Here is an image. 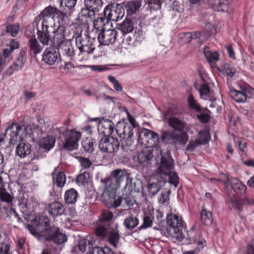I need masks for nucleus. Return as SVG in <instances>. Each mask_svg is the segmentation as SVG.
<instances>
[{"mask_svg": "<svg viewBox=\"0 0 254 254\" xmlns=\"http://www.w3.org/2000/svg\"><path fill=\"white\" fill-rule=\"evenodd\" d=\"M24 64L15 61L11 66H10L6 70V74L8 76L12 74L14 72L21 70L23 67Z\"/></svg>", "mask_w": 254, "mask_h": 254, "instance_id": "nucleus-52", "label": "nucleus"}, {"mask_svg": "<svg viewBox=\"0 0 254 254\" xmlns=\"http://www.w3.org/2000/svg\"><path fill=\"white\" fill-rule=\"evenodd\" d=\"M28 200L27 193L20 192L19 195L14 200V202L20 207L21 212L24 214L26 213L28 211Z\"/></svg>", "mask_w": 254, "mask_h": 254, "instance_id": "nucleus-25", "label": "nucleus"}, {"mask_svg": "<svg viewBox=\"0 0 254 254\" xmlns=\"http://www.w3.org/2000/svg\"><path fill=\"white\" fill-rule=\"evenodd\" d=\"M92 23L93 24V27L98 31H102L104 29V27L106 23H108L107 22V18L104 15L95 18Z\"/></svg>", "mask_w": 254, "mask_h": 254, "instance_id": "nucleus-37", "label": "nucleus"}, {"mask_svg": "<svg viewBox=\"0 0 254 254\" xmlns=\"http://www.w3.org/2000/svg\"><path fill=\"white\" fill-rule=\"evenodd\" d=\"M114 130V124L109 120H102L98 125V130L100 135L110 137Z\"/></svg>", "mask_w": 254, "mask_h": 254, "instance_id": "nucleus-19", "label": "nucleus"}, {"mask_svg": "<svg viewBox=\"0 0 254 254\" xmlns=\"http://www.w3.org/2000/svg\"><path fill=\"white\" fill-rule=\"evenodd\" d=\"M108 78L109 80L112 83L114 88L116 90L118 91H121L122 90L123 88L122 85L114 76L110 75L108 76Z\"/></svg>", "mask_w": 254, "mask_h": 254, "instance_id": "nucleus-59", "label": "nucleus"}, {"mask_svg": "<svg viewBox=\"0 0 254 254\" xmlns=\"http://www.w3.org/2000/svg\"><path fill=\"white\" fill-rule=\"evenodd\" d=\"M66 182V177L64 173L60 172L58 173L56 181V184L58 187H63Z\"/></svg>", "mask_w": 254, "mask_h": 254, "instance_id": "nucleus-55", "label": "nucleus"}, {"mask_svg": "<svg viewBox=\"0 0 254 254\" xmlns=\"http://www.w3.org/2000/svg\"><path fill=\"white\" fill-rule=\"evenodd\" d=\"M231 187L234 191L239 194H243L246 190V186L236 178H232L230 180Z\"/></svg>", "mask_w": 254, "mask_h": 254, "instance_id": "nucleus-32", "label": "nucleus"}, {"mask_svg": "<svg viewBox=\"0 0 254 254\" xmlns=\"http://www.w3.org/2000/svg\"><path fill=\"white\" fill-rule=\"evenodd\" d=\"M45 239L48 241L53 242L56 245H62L67 241V237L62 233L58 227L53 226L45 228L42 232Z\"/></svg>", "mask_w": 254, "mask_h": 254, "instance_id": "nucleus-9", "label": "nucleus"}, {"mask_svg": "<svg viewBox=\"0 0 254 254\" xmlns=\"http://www.w3.org/2000/svg\"><path fill=\"white\" fill-rule=\"evenodd\" d=\"M116 28L120 31L121 34L122 35L123 37L122 42L124 43L125 40L127 41V39H126L127 33V16L125 17L123 22L117 24Z\"/></svg>", "mask_w": 254, "mask_h": 254, "instance_id": "nucleus-49", "label": "nucleus"}, {"mask_svg": "<svg viewBox=\"0 0 254 254\" xmlns=\"http://www.w3.org/2000/svg\"><path fill=\"white\" fill-rule=\"evenodd\" d=\"M229 95L237 102H245L247 98H250L254 95V89L248 88L242 89L240 91L233 89L230 91Z\"/></svg>", "mask_w": 254, "mask_h": 254, "instance_id": "nucleus-16", "label": "nucleus"}, {"mask_svg": "<svg viewBox=\"0 0 254 254\" xmlns=\"http://www.w3.org/2000/svg\"><path fill=\"white\" fill-rule=\"evenodd\" d=\"M77 2V0H61L60 11L65 13V17L67 16L68 11L72 10Z\"/></svg>", "mask_w": 254, "mask_h": 254, "instance_id": "nucleus-31", "label": "nucleus"}, {"mask_svg": "<svg viewBox=\"0 0 254 254\" xmlns=\"http://www.w3.org/2000/svg\"><path fill=\"white\" fill-rule=\"evenodd\" d=\"M60 54L54 48H46L42 55V60L47 64L52 65L58 63Z\"/></svg>", "mask_w": 254, "mask_h": 254, "instance_id": "nucleus-18", "label": "nucleus"}, {"mask_svg": "<svg viewBox=\"0 0 254 254\" xmlns=\"http://www.w3.org/2000/svg\"><path fill=\"white\" fill-rule=\"evenodd\" d=\"M203 53L205 57L209 63L216 62L218 60V54L216 52H211L209 48L204 47Z\"/></svg>", "mask_w": 254, "mask_h": 254, "instance_id": "nucleus-45", "label": "nucleus"}, {"mask_svg": "<svg viewBox=\"0 0 254 254\" xmlns=\"http://www.w3.org/2000/svg\"><path fill=\"white\" fill-rule=\"evenodd\" d=\"M170 190H164L161 192L158 197V202L160 204H164L168 201L169 199V193Z\"/></svg>", "mask_w": 254, "mask_h": 254, "instance_id": "nucleus-56", "label": "nucleus"}, {"mask_svg": "<svg viewBox=\"0 0 254 254\" xmlns=\"http://www.w3.org/2000/svg\"><path fill=\"white\" fill-rule=\"evenodd\" d=\"M60 52L67 60H72L75 56V50L71 41L67 40L59 46Z\"/></svg>", "mask_w": 254, "mask_h": 254, "instance_id": "nucleus-21", "label": "nucleus"}, {"mask_svg": "<svg viewBox=\"0 0 254 254\" xmlns=\"http://www.w3.org/2000/svg\"><path fill=\"white\" fill-rule=\"evenodd\" d=\"M64 31V27L59 24L52 32V35L50 34V32L44 34L39 40L43 45L60 46L66 41Z\"/></svg>", "mask_w": 254, "mask_h": 254, "instance_id": "nucleus-7", "label": "nucleus"}, {"mask_svg": "<svg viewBox=\"0 0 254 254\" xmlns=\"http://www.w3.org/2000/svg\"><path fill=\"white\" fill-rule=\"evenodd\" d=\"M78 193L74 189H70L66 190L64 194V200L67 204L74 203L77 200Z\"/></svg>", "mask_w": 254, "mask_h": 254, "instance_id": "nucleus-35", "label": "nucleus"}, {"mask_svg": "<svg viewBox=\"0 0 254 254\" xmlns=\"http://www.w3.org/2000/svg\"><path fill=\"white\" fill-rule=\"evenodd\" d=\"M113 216L112 213L108 210H104L102 212V221L97 225H99L101 224L104 225L105 227L107 228V226L105 225V222L110 220Z\"/></svg>", "mask_w": 254, "mask_h": 254, "instance_id": "nucleus-54", "label": "nucleus"}, {"mask_svg": "<svg viewBox=\"0 0 254 254\" xmlns=\"http://www.w3.org/2000/svg\"><path fill=\"white\" fill-rule=\"evenodd\" d=\"M160 148V147H156L155 149L151 148L145 147L144 148H142V145H137L134 150H130V157H132V159L138 164H142L143 163L148 162L152 159L154 156L153 153L156 154L155 156V160L158 161L159 159L161 160V158H159L157 156L159 155V152H157L155 150L157 148Z\"/></svg>", "mask_w": 254, "mask_h": 254, "instance_id": "nucleus-6", "label": "nucleus"}, {"mask_svg": "<svg viewBox=\"0 0 254 254\" xmlns=\"http://www.w3.org/2000/svg\"><path fill=\"white\" fill-rule=\"evenodd\" d=\"M38 204V203L36 198L32 196L28 200V210L34 209L37 206Z\"/></svg>", "mask_w": 254, "mask_h": 254, "instance_id": "nucleus-64", "label": "nucleus"}, {"mask_svg": "<svg viewBox=\"0 0 254 254\" xmlns=\"http://www.w3.org/2000/svg\"><path fill=\"white\" fill-rule=\"evenodd\" d=\"M95 240L91 236H87L86 238L80 240L78 244V250L81 253L85 252L87 248L89 250L95 244Z\"/></svg>", "mask_w": 254, "mask_h": 254, "instance_id": "nucleus-30", "label": "nucleus"}, {"mask_svg": "<svg viewBox=\"0 0 254 254\" xmlns=\"http://www.w3.org/2000/svg\"><path fill=\"white\" fill-rule=\"evenodd\" d=\"M105 186L104 190L102 195V201L105 203L108 207L116 208L119 206L121 202V198L116 199L115 186L111 178H107L104 181Z\"/></svg>", "mask_w": 254, "mask_h": 254, "instance_id": "nucleus-4", "label": "nucleus"}, {"mask_svg": "<svg viewBox=\"0 0 254 254\" xmlns=\"http://www.w3.org/2000/svg\"><path fill=\"white\" fill-rule=\"evenodd\" d=\"M141 1L136 0L128 2V15H132L135 13L141 6Z\"/></svg>", "mask_w": 254, "mask_h": 254, "instance_id": "nucleus-47", "label": "nucleus"}, {"mask_svg": "<svg viewBox=\"0 0 254 254\" xmlns=\"http://www.w3.org/2000/svg\"><path fill=\"white\" fill-rule=\"evenodd\" d=\"M128 121L129 122L132 128L129 131L128 133V137L132 136L134 133H137L138 131L139 125L138 123L135 121V119L131 116L128 112Z\"/></svg>", "mask_w": 254, "mask_h": 254, "instance_id": "nucleus-48", "label": "nucleus"}, {"mask_svg": "<svg viewBox=\"0 0 254 254\" xmlns=\"http://www.w3.org/2000/svg\"><path fill=\"white\" fill-rule=\"evenodd\" d=\"M175 134L174 130L164 131L162 132L161 139L164 143L174 144Z\"/></svg>", "mask_w": 254, "mask_h": 254, "instance_id": "nucleus-40", "label": "nucleus"}, {"mask_svg": "<svg viewBox=\"0 0 254 254\" xmlns=\"http://www.w3.org/2000/svg\"><path fill=\"white\" fill-rule=\"evenodd\" d=\"M12 52V50L9 48L7 46L6 48L2 50V53H1V54L2 55L3 58L5 60V63L7 60H9L11 58Z\"/></svg>", "mask_w": 254, "mask_h": 254, "instance_id": "nucleus-62", "label": "nucleus"}, {"mask_svg": "<svg viewBox=\"0 0 254 254\" xmlns=\"http://www.w3.org/2000/svg\"><path fill=\"white\" fill-rule=\"evenodd\" d=\"M19 26L18 25H9L6 26V32L9 33L11 36H16L19 32Z\"/></svg>", "mask_w": 254, "mask_h": 254, "instance_id": "nucleus-58", "label": "nucleus"}, {"mask_svg": "<svg viewBox=\"0 0 254 254\" xmlns=\"http://www.w3.org/2000/svg\"><path fill=\"white\" fill-rule=\"evenodd\" d=\"M159 141L158 134L153 131L151 135H150V137H149V139H148L147 144L145 145L146 146V147L155 149L156 147H159V146H157Z\"/></svg>", "mask_w": 254, "mask_h": 254, "instance_id": "nucleus-42", "label": "nucleus"}, {"mask_svg": "<svg viewBox=\"0 0 254 254\" xmlns=\"http://www.w3.org/2000/svg\"><path fill=\"white\" fill-rule=\"evenodd\" d=\"M22 127V126L18 123H12L6 128L3 139L6 138L9 140V144L14 145L18 141V132Z\"/></svg>", "mask_w": 254, "mask_h": 254, "instance_id": "nucleus-15", "label": "nucleus"}, {"mask_svg": "<svg viewBox=\"0 0 254 254\" xmlns=\"http://www.w3.org/2000/svg\"><path fill=\"white\" fill-rule=\"evenodd\" d=\"M28 45L31 54L36 55L40 53L43 50V45L40 43L36 38L35 36H32L29 38L28 42Z\"/></svg>", "mask_w": 254, "mask_h": 254, "instance_id": "nucleus-24", "label": "nucleus"}, {"mask_svg": "<svg viewBox=\"0 0 254 254\" xmlns=\"http://www.w3.org/2000/svg\"><path fill=\"white\" fill-rule=\"evenodd\" d=\"M64 210L63 204L59 201H54L49 205L48 211L54 217L62 215Z\"/></svg>", "mask_w": 254, "mask_h": 254, "instance_id": "nucleus-26", "label": "nucleus"}, {"mask_svg": "<svg viewBox=\"0 0 254 254\" xmlns=\"http://www.w3.org/2000/svg\"><path fill=\"white\" fill-rule=\"evenodd\" d=\"M209 5L214 10L221 12H231L230 0H208Z\"/></svg>", "mask_w": 254, "mask_h": 254, "instance_id": "nucleus-20", "label": "nucleus"}, {"mask_svg": "<svg viewBox=\"0 0 254 254\" xmlns=\"http://www.w3.org/2000/svg\"><path fill=\"white\" fill-rule=\"evenodd\" d=\"M95 141L94 139L91 138H87L82 140L81 145L84 148L85 151L87 152H92L94 149V144Z\"/></svg>", "mask_w": 254, "mask_h": 254, "instance_id": "nucleus-43", "label": "nucleus"}, {"mask_svg": "<svg viewBox=\"0 0 254 254\" xmlns=\"http://www.w3.org/2000/svg\"><path fill=\"white\" fill-rule=\"evenodd\" d=\"M223 69L230 77H232L236 72V69L234 66L227 63L224 64Z\"/></svg>", "mask_w": 254, "mask_h": 254, "instance_id": "nucleus-57", "label": "nucleus"}, {"mask_svg": "<svg viewBox=\"0 0 254 254\" xmlns=\"http://www.w3.org/2000/svg\"><path fill=\"white\" fill-rule=\"evenodd\" d=\"M56 137L53 135H47L42 138L39 142L40 148L44 150L45 152L51 150L55 146Z\"/></svg>", "mask_w": 254, "mask_h": 254, "instance_id": "nucleus-23", "label": "nucleus"}, {"mask_svg": "<svg viewBox=\"0 0 254 254\" xmlns=\"http://www.w3.org/2000/svg\"><path fill=\"white\" fill-rule=\"evenodd\" d=\"M154 212L150 211L148 214H146L143 219V224L140 227V228H146L151 226L153 220L154 219Z\"/></svg>", "mask_w": 254, "mask_h": 254, "instance_id": "nucleus-51", "label": "nucleus"}, {"mask_svg": "<svg viewBox=\"0 0 254 254\" xmlns=\"http://www.w3.org/2000/svg\"><path fill=\"white\" fill-rule=\"evenodd\" d=\"M129 184L130 185L128 186V190L129 191V195H133L134 193H135L134 196H135L136 194H139V187L138 185H139V182L133 180L132 179H130L128 177V185Z\"/></svg>", "mask_w": 254, "mask_h": 254, "instance_id": "nucleus-39", "label": "nucleus"}, {"mask_svg": "<svg viewBox=\"0 0 254 254\" xmlns=\"http://www.w3.org/2000/svg\"><path fill=\"white\" fill-rule=\"evenodd\" d=\"M152 132L153 131L151 130L145 128L142 129L140 131L138 130L136 134H138L139 142L141 144H144L145 145L147 144L148 139L150 135H151Z\"/></svg>", "mask_w": 254, "mask_h": 254, "instance_id": "nucleus-38", "label": "nucleus"}, {"mask_svg": "<svg viewBox=\"0 0 254 254\" xmlns=\"http://www.w3.org/2000/svg\"><path fill=\"white\" fill-rule=\"evenodd\" d=\"M184 222L182 217L175 214H170L167 218V232L169 235L178 241H183L185 239L183 230Z\"/></svg>", "mask_w": 254, "mask_h": 254, "instance_id": "nucleus-5", "label": "nucleus"}, {"mask_svg": "<svg viewBox=\"0 0 254 254\" xmlns=\"http://www.w3.org/2000/svg\"><path fill=\"white\" fill-rule=\"evenodd\" d=\"M200 144H205L210 138L209 132L206 130H200L197 136Z\"/></svg>", "mask_w": 254, "mask_h": 254, "instance_id": "nucleus-50", "label": "nucleus"}, {"mask_svg": "<svg viewBox=\"0 0 254 254\" xmlns=\"http://www.w3.org/2000/svg\"><path fill=\"white\" fill-rule=\"evenodd\" d=\"M200 144L199 141L197 138L195 140H190L187 146L186 151L189 152H192Z\"/></svg>", "mask_w": 254, "mask_h": 254, "instance_id": "nucleus-60", "label": "nucleus"}, {"mask_svg": "<svg viewBox=\"0 0 254 254\" xmlns=\"http://www.w3.org/2000/svg\"><path fill=\"white\" fill-rule=\"evenodd\" d=\"M228 201L230 207H236L238 210L241 211L243 210V205H253L254 198L245 197L240 200L236 196H234L233 198H230Z\"/></svg>", "mask_w": 254, "mask_h": 254, "instance_id": "nucleus-22", "label": "nucleus"}, {"mask_svg": "<svg viewBox=\"0 0 254 254\" xmlns=\"http://www.w3.org/2000/svg\"><path fill=\"white\" fill-rule=\"evenodd\" d=\"M162 183L160 181L156 182L152 181L151 180L149 181L147 185V189L151 197L155 195L162 189Z\"/></svg>", "mask_w": 254, "mask_h": 254, "instance_id": "nucleus-34", "label": "nucleus"}, {"mask_svg": "<svg viewBox=\"0 0 254 254\" xmlns=\"http://www.w3.org/2000/svg\"><path fill=\"white\" fill-rule=\"evenodd\" d=\"M78 159L82 167L84 169L89 168L92 165L91 161L87 158L81 157H78Z\"/></svg>", "mask_w": 254, "mask_h": 254, "instance_id": "nucleus-61", "label": "nucleus"}, {"mask_svg": "<svg viewBox=\"0 0 254 254\" xmlns=\"http://www.w3.org/2000/svg\"><path fill=\"white\" fill-rule=\"evenodd\" d=\"M168 124L175 130L180 131H184L186 125L185 122L173 116L169 117Z\"/></svg>", "mask_w": 254, "mask_h": 254, "instance_id": "nucleus-29", "label": "nucleus"}, {"mask_svg": "<svg viewBox=\"0 0 254 254\" xmlns=\"http://www.w3.org/2000/svg\"><path fill=\"white\" fill-rule=\"evenodd\" d=\"M157 152L159 153V155L157 156L159 158H161L160 166L157 169L156 173L161 178H163L164 176H168L169 182L173 184L175 187H177L179 181L178 176L176 173L171 172L173 169L174 162L171 156V153L169 150H167L163 155L162 150L158 148L155 150Z\"/></svg>", "mask_w": 254, "mask_h": 254, "instance_id": "nucleus-3", "label": "nucleus"}, {"mask_svg": "<svg viewBox=\"0 0 254 254\" xmlns=\"http://www.w3.org/2000/svg\"><path fill=\"white\" fill-rule=\"evenodd\" d=\"M4 184L1 188H0V199L2 201L0 204L1 211L2 213L5 214L7 216H13L15 218H17L18 221H21L20 218L18 217L17 213L15 209L13 208L12 200L14 197V194L12 195L8 193L4 188Z\"/></svg>", "mask_w": 254, "mask_h": 254, "instance_id": "nucleus-8", "label": "nucleus"}, {"mask_svg": "<svg viewBox=\"0 0 254 254\" xmlns=\"http://www.w3.org/2000/svg\"><path fill=\"white\" fill-rule=\"evenodd\" d=\"M117 35V32L115 29L104 30L98 34V42L103 45L113 44L116 40Z\"/></svg>", "mask_w": 254, "mask_h": 254, "instance_id": "nucleus-17", "label": "nucleus"}, {"mask_svg": "<svg viewBox=\"0 0 254 254\" xmlns=\"http://www.w3.org/2000/svg\"><path fill=\"white\" fill-rule=\"evenodd\" d=\"M81 133L74 129L66 132L64 144V149L72 151L77 148L78 142L81 138Z\"/></svg>", "mask_w": 254, "mask_h": 254, "instance_id": "nucleus-14", "label": "nucleus"}, {"mask_svg": "<svg viewBox=\"0 0 254 254\" xmlns=\"http://www.w3.org/2000/svg\"><path fill=\"white\" fill-rule=\"evenodd\" d=\"M111 175L115 178L116 185L119 186L124 180H126V184L124 189L125 190L126 189L127 187V171L126 169H116L112 171Z\"/></svg>", "mask_w": 254, "mask_h": 254, "instance_id": "nucleus-28", "label": "nucleus"}, {"mask_svg": "<svg viewBox=\"0 0 254 254\" xmlns=\"http://www.w3.org/2000/svg\"><path fill=\"white\" fill-rule=\"evenodd\" d=\"M97 12L94 10L87 9L85 7L82 8L81 10V14L85 17L87 22H92Z\"/></svg>", "mask_w": 254, "mask_h": 254, "instance_id": "nucleus-44", "label": "nucleus"}, {"mask_svg": "<svg viewBox=\"0 0 254 254\" xmlns=\"http://www.w3.org/2000/svg\"><path fill=\"white\" fill-rule=\"evenodd\" d=\"M75 43L81 54L82 53L91 54L95 49L97 41L95 38L90 39L88 35L84 34L78 35L76 37Z\"/></svg>", "mask_w": 254, "mask_h": 254, "instance_id": "nucleus-10", "label": "nucleus"}, {"mask_svg": "<svg viewBox=\"0 0 254 254\" xmlns=\"http://www.w3.org/2000/svg\"><path fill=\"white\" fill-rule=\"evenodd\" d=\"M31 152V145L26 142H21L16 147L15 153L20 158H24Z\"/></svg>", "mask_w": 254, "mask_h": 254, "instance_id": "nucleus-27", "label": "nucleus"}, {"mask_svg": "<svg viewBox=\"0 0 254 254\" xmlns=\"http://www.w3.org/2000/svg\"><path fill=\"white\" fill-rule=\"evenodd\" d=\"M39 18L42 20V28L38 29L37 35L38 40L42 38L44 34L50 32L49 28H55L56 23L55 17L58 19H63L65 17V13L60 11L58 8L49 5L46 7L39 15Z\"/></svg>", "mask_w": 254, "mask_h": 254, "instance_id": "nucleus-2", "label": "nucleus"}, {"mask_svg": "<svg viewBox=\"0 0 254 254\" xmlns=\"http://www.w3.org/2000/svg\"><path fill=\"white\" fill-rule=\"evenodd\" d=\"M126 125L123 122H118L116 125V132L121 144L118 139L113 137H102L99 143V148L104 152L112 153L117 152L121 145V150L123 151V157H125L127 149V138L126 134Z\"/></svg>", "mask_w": 254, "mask_h": 254, "instance_id": "nucleus-1", "label": "nucleus"}, {"mask_svg": "<svg viewBox=\"0 0 254 254\" xmlns=\"http://www.w3.org/2000/svg\"><path fill=\"white\" fill-rule=\"evenodd\" d=\"M188 102L190 107L193 109V110L200 112L201 108L199 104L197 103V102L194 100L192 95H190L188 98Z\"/></svg>", "mask_w": 254, "mask_h": 254, "instance_id": "nucleus-53", "label": "nucleus"}, {"mask_svg": "<svg viewBox=\"0 0 254 254\" xmlns=\"http://www.w3.org/2000/svg\"><path fill=\"white\" fill-rule=\"evenodd\" d=\"M210 89L209 86L207 84H203L199 89V94L201 98L206 99L205 97L209 93Z\"/></svg>", "mask_w": 254, "mask_h": 254, "instance_id": "nucleus-63", "label": "nucleus"}, {"mask_svg": "<svg viewBox=\"0 0 254 254\" xmlns=\"http://www.w3.org/2000/svg\"><path fill=\"white\" fill-rule=\"evenodd\" d=\"M201 222L206 225H209L212 222V214L210 211L203 209L201 212Z\"/></svg>", "mask_w": 254, "mask_h": 254, "instance_id": "nucleus-46", "label": "nucleus"}, {"mask_svg": "<svg viewBox=\"0 0 254 254\" xmlns=\"http://www.w3.org/2000/svg\"><path fill=\"white\" fill-rule=\"evenodd\" d=\"M95 232L97 236L102 238H107L111 245L116 247V244L119 239L118 233L112 232L102 224L97 226Z\"/></svg>", "mask_w": 254, "mask_h": 254, "instance_id": "nucleus-13", "label": "nucleus"}, {"mask_svg": "<svg viewBox=\"0 0 254 254\" xmlns=\"http://www.w3.org/2000/svg\"><path fill=\"white\" fill-rule=\"evenodd\" d=\"M188 141L189 136L186 132L182 131L178 133L175 131L174 144L185 145Z\"/></svg>", "mask_w": 254, "mask_h": 254, "instance_id": "nucleus-36", "label": "nucleus"}, {"mask_svg": "<svg viewBox=\"0 0 254 254\" xmlns=\"http://www.w3.org/2000/svg\"><path fill=\"white\" fill-rule=\"evenodd\" d=\"M89 254H114V251L108 247L103 248L100 247H91Z\"/></svg>", "mask_w": 254, "mask_h": 254, "instance_id": "nucleus-41", "label": "nucleus"}, {"mask_svg": "<svg viewBox=\"0 0 254 254\" xmlns=\"http://www.w3.org/2000/svg\"><path fill=\"white\" fill-rule=\"evenodd\" d=\"M84 7L87 9L99 12L100 9L103 6V2L101 0H84Z\"/></svg>", "mask_w": 254, "mask_h": 254, "instance_id": "nucleus-33", "label": "nucleus"}, {"mask_svg": "<svg viewBox=\"0 0 254 254\" xmlns=\"http://www.w3.org/2000/svg\"><path fill=\"white\" fill-rule=\"evenodd\" d=\"M103 14L106 17L108 23L110 20L118 21L125 15V9L122 4L108 5L105 7Z\"/></svg>", "mask_w": 254, "mask_h": 254, "instance_id": "nucleus-11", "label": "nucleus"}, {"mask_svg": "<svg viewBox=\"0 0 254 254\" xmlns=\"http://www.w3.org/2000/svg\"><path fill=\"white\" fill-rule=\"evenodd\" d=\"M139 212V207L135 199L128 200V228H134L138 224L137 216Z\"/></svg>", "mask_w": 254, "mask_h": 254, "instance_id": "nucleus-12", "label": "nucleus"}]
</instances>
